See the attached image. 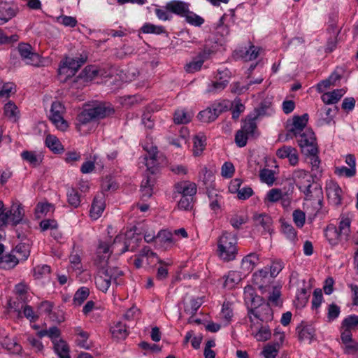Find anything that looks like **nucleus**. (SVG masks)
<instances>
[{"label": "nucleus", "instance_id": "obj_1", "mask_svg": "<svg viewBox=\"0 0 358 358\" xmlns=\"http://www.w3.org/2000/svg\"><path fill=\"white\" fill-rule=\"evenodd\" d=\"M244 301L250 322H252L251 315L265 322L273 320V313L270 304L265 302L262 297L257 296L252 286L248 285L244 288Z\"/></svg>", "mask_w": 358, "mask_h": 358}, {"label": "nucleus", "instance_id": "obj_2", "mask_svg": "<svg viewBox=\"0 0 358 358\" xmlns=\"http://www.w3.org/2000/svg\"><path fill=\"white\" fill-rule=\"evenodd\" d=\"M114 110L105 104H98L92 107L85 108L77 116L76 129L81 134H86L87 130L83 129L87 124L99 119L105 118L113 114Z\"/></svg>", "mask_w": 358, "mask_h": 358}, {"label": "nucleus", "instance_id": "obj_3", "mask_svg": "<svg viewBox=\"0 0 358 358\" xmlns=\"http://www.w3.org/2000/svg\"><path fill=\"white\" fill-rule=\"evenodd\" d=\"M236 234L224 231L218 240L217 254L224 262L232 261L238 252Z\"/></svg>", "mask_w": 358, "mask_h": 358}, {"label": "nucleus", "instance_id": "obj_4", "mask_svg": "<svg viewBox=\"0 0 358 358\" xmlns=\"http://www.w3.org/2000/svg\"><path fill=\"white\" fill-rule=\"evenodd\" d=\"M39 338L48 336L50 338L54 344L55 352L58 355L59 358H67V344L60 339L57 341V338L60 336V331L57 327H52L49 329H42L37 332Z\"/></svg>", "mask_w": 358, "mask_h": 358}, {"label": "nucleus", "instance_id": "obj_5", "mask_svg": "<svg viewBox=\"0 0 358 358\" xmlns=\"http://www.w3.org/2000/svg\"><path fill=\"white\" fill-rule=\"evenodd\" d=\"M121 236H116L112 245L105 241H100L96 252V256L94 259V264L99 268L100 266H107L108 259L111 253L114 251L115 245L120 242Z\"/></svg>", "mask_w": 358, "mask_h": 358}, {"label": "nucleus", "instance_id": "obj_6", "mask_svg": "<svg viewBox=\"0 0 358 358\" xmlns=\"http://www.w3.org/2000/svg\"><path fill=\"white\" fill-rule=\"evenodd\" d=\"M295 138L303 153L305 155L318 153L316 137L312 129H306Z\"/></svg>", "mask_w": 358, "mask_h": 358}, {"label": "nucleus", "instance_id": "obj_7", "mask_svg": "<svg viewBox=\"0 0 358 358\" xmlns=\"http://www.w3.org/2000/svg\"><path fill=\"white\" fill-rule=\"evenodd\" d=\"M17 55H20L22 59L29 65H37L40 62L39 55L33 52L31 45L28 43H19L17 48L11 52L10 59H17Z\"/></svg>", "mask_w": 358, "mask_h": 358}, {"label": "nucleus", "instance_id": "obj_8", "mask_svg": "<svg viewBox=\"0 0 358 358\" xmlns=\"http://www.w3.org/2000/svg\"><path fill=\"white\" fill-rule=\"evenodd\" d=\"M99 71L95 66H86L81 73L75 80L71 82L69 89L71 93L73 95L75 89H82L83 87L94 79L98 75Z\"/></svg>", "mask_w": 358, "mask_h": 358}, {"label": "nucleus", "instance_id": "obj_9", "mask_svg": "<svg viewBox=\"0 0 358 358\" xmlns=\"http://www.w3.org/2000/svg\"><path fill=\"white\" fill-rule=\"evenodd\" d=\"M164 264V261L160 259L157 255L152 252L149 247H144L134 259V264L137 268H141L145 264L147 265Z\"/></svg>", "mask_w": 358, "mask_h": 358}, {"label": "nucleus", "instance_id": "obj_10", "mask_svg": "<svg viewBox=\"0 0 358 358\" xmlns=\"http://www.w3.org/2000/svg\"><path fill=\"white\" fill-rule=\"evenodd\" d=\"M227 109L228 106L224 103H213L205 110L200 111L197 117L202 122L210 123L214 122L221 113Z\"/></svg>", "mask_w": 358, "mask_h": 358}, {"label": "nucleus", "instance_id": "obj_11", "mask_svg": "<svg viewBox=\"0 0 358 358\" xmlns=\"http://www.w3.org/2000/svg\"><path fill=\"white\" fill-rule=\"evenodd\" d=\"M308 121V115L305 113L301 116H294L292 122L287 124V139L297 137L305 129Z\"/></svg>", "mask_w": 358, "mask_h": 358}, {"label": "nucleus", "instance_id": "obj_12", "mask_svg": "<svg viewBox=\"0 0 358 358\" xmlns=\"http://www.w3.org/2000/svg\"><path fill=\"white\" fill-rule=\"evenodd\" d=\"M325 189L329 202L335 206L341 205L343 199V190L338 184L334 180L327 181Z\"/></svg>", "mask_w": 358, "mask_h": 358}, {"label": "nucleus", "instance_id": "obj_13", "mask_svg": "<svg viewBox=\"0 0 358 358\" xmlns=\"http://www.w3.org/2000/svg\"><path fill=\"white\" fill-rule=\"evenodd\" d=\"M143 149L147 152V154L143 158V163L147 167L152 175L155 173L157 170L158 162L157 159V148L153 145H143Z\"/></svg>", "mask_w": 358, "mask_h": 358}, {"label": "nucleus", "instance_id": "obj_14", "mask_svg": "<svg viewBox=\"0 0 358 358\" xmlns=\"http://www.w3.org/2000/svg\"><path fill=\"white\" fill-rule=\"evenodd\" d=\"M276 156L280 159H287L291 166H296L299 161L298 150L289 145H283L276 151Z\"/></svg>", "mask_w": 358, "mask_h": 358}, {"label": "nucleus", "instance_id": "obj_15", "mask_svg": "<svg viewBox=\"0 0 358 358\" xmlns=\"http://www.w3.org/2000/svg\"><path fill=\"white\" fill-rule=\"evenodd\" d=\"M292 178L299 189L305 190L310 185L314 177L304 170L298 169L293 172Z\"/></svg>", "mask_w": 358, "mask_h": 358}, {"label": "nucleus", "instance_id": "obj_16", "mask_svg": "<svg viewBox=\"0 0 358 358\" xmlns=\"http://www.w3.org/2000/svg\"><path fill=\"white\" fill-rule=\"evenodd\" d=\"M106 207L105 196L103 193L96 194L92 201L90 215L92 219L96 220L101 217Z\"/></svg>", "mask_w": 358, "mask_h": 358}, {"label": "nucleus", "instance_id": "obj_17", "mask_svg": "<svg viewBox=\"0 0 358 358\" xmlns=\"http://www.w3.org/2000/svg\"><path fill=\"white\" fill-rule=\"evenodd\" d=\"M50 113V118L57 127H59V124L67 125L63 117V114L65 113V107L61 102L54 101L52 103Z\"/></svg>", "mask_w": 358, "mask_h": 358}, {"label": "nucleus", "instance_id": "obj_18", "mask_svg": "<svg viewBox=\"0 0 358 358\" xmlns=\"http://www.w3.org/2000/svg\"><path fill=\"white\" fill-rule=\"evenodd\" d=\"M175 193L182 195V196L193 197L196 193V185L194 182L185 180L180 181L174 185Z\"/></svg>", "mask_w": 358, "mask_h": 358}, {"label": "nucleus", "instance_id": "obj_19", "mask_svg": "<svg viewBox=\"0 0 358 358\" xmlns=\"http://www.w3.org/2000/svg\"><path fill=\"white\" fill-rule=\"evenodd\" d=\"M271 277L268 275V268H264L253 274V283L257 286L259 289H266L267 285L271 283Z\"/></svg>", "mask_w": 358, "mask_h": 358}, {"label": "nucleus", "instance_id": "obj_20", "mask_svg": "<svg viewBox=\"0 0 358 358\" xmlns=\"http://www.w3.org/2000/svg\"><path fill=\"white\" fill-rule=\"evenodd\" d=\"M11 211L10 222L13 227H16L19 224H26L28 227V221L24 220V211L22 204L15 206H13L12 208L8 210Z\"/></svg>", "mask_w": 358, "mask_h": 358}, {"label": "nucleus", "instance_id": "obj_21", "mask_svg": "<svg viewBox=\"0 0 358 358\" xmlns=\"http://www.w3.org/2000/svg\"><path fill=\"white\" fill-rule=\"evenodd\" d=\"M189 4L188 3L173 0L166 3V9L167 11L184 17L189 9Z\"/></svg>", "mask_w": 358, "mask_h": 358}, {"label": "nucleus", "instance_id": "obj_22", "mask_svg": "<svg viewBox=\"0 0 358 358\" xmlns=\"http://www.w3.org/2000/svg\"><path fill=\"white\" fill-rule=\"evenodd\" d=\"M351 218L348 214H342L337 230L340 233L341 239L347 241L350 233Z\"/></svg>", "mask_w": 358, "mask_h": 358}, {"label": "nucleus", "instance_id": "obj_23", "mask_svg": "<svg viewBox=\"0 0 358 358\" xmlns=\"http://www.w3.org/2000/svg\"><path fill=\"white\" fill-rule=\"evenodd\" d=\"M72 334L76 337V343L78 346L90 349V346L87 343L90 334L87 331H85L81 327H76L73 328Z\"/></svg>", "mask_w": 358, "mask_h": 358}, {"label": "nucleus", "instance_id": "obj_24", "mask_svg": "<svg viewBox=\"0 0 358 358\" xmlns=\"http://www.w3.org/2000/svg\"><path fill=\"white\" fill-rule=\"evenodd\" d=\"M273 113V109L272 108L271 101L269 99H264L260 102L259 105L255 108L254 114L252 115L256 119H258L264 116L271 115Z\"/></svg>", "mask_w": 358, "mask_h": 358}, {"label": "nucleus", "instance_id": "obj_25", "mask_svg": "<svg viewBox=\"0 0 358 358\" xmlns=\"http://www.w3.org/2000/svg\"><path fill=\"white\" fill-rule=\"evenodd\" d=\"M229 76L227 71L220 72L218 71L216 80L212 82L211 88L209 89L210 92H216L224 90L229 83Z\"/></svg>", "mask_w": 358, "mask_h": 358}, {"label": "nucleus", "instance_id": "obj_26", "mask_svg": "<svg viewBox=\"0 0 358 358\" xmlns=\"http://www.w3.org/2000/svg\"><path fill=\"white\" fill-rule=\"evenodd\" d=\"M101 273L104 274L106 277L110 278V281H113L116 284H120L118 278L123 275V272L117 267L110 265L109 263L107 266H100Z\"/></svg>", "mask_w": 358, "mask_h": 358}, {"label": "nucleus", "instance_id": "obj_27", "mask_svg": "<svg viewBox=\"0 0 358 358\" xmlns=\"http://www.w3.org/2000/svg\"><path fill=\"white\" fill-rule=\"evenodd\" d=\"M345 93L346 90L344 88L336 89L331 92L324 93L321 99L325 104H334L337 103Z\"/></svg>", "mask_w": 358, "mask_h": 358}, {"label": "nucleus", "instance_id": "obj_28", "mask_svg": "<svg viewBox=\"0 0 358 358\" xmlns=\"http://www.w3.org/2000/svg\"><path fill=\"white\" fill-rule=\"evenodd\" d=\"M305 196L306 199L311 200L314 197H316L318 199V203L321 205L322 198V189L319 185L314 183V182H311L310 185L306 189H300Z\"/></svg>", "mask_w": 358, "mask_h": 358}, {"label": "nucleus", "instance_id": "obj_29", "mask_svg": "<svg viewBox=\"0 0 358 358\" xmlns=\"http://www.w3.org/2000/svg\"><path fill=\"white\" fill-rule=\"evenodd\" d=\"M298 338L299 341H311L315 336L314 328L309 324H303L301 323L297 327Z\"/></svg>", "mask_w": 358, "mask_h": 358}, {"label": "nucleus", "instance_id": "obj_30", "mask_svg": "<svg viewBox=\"0 0 358 358\" xmlns=\"http://www.w3.org/2000/svg\"><path fill=\"white\" fill-rule=\"evenodd\" d=\"M87 59V55L86 52H83L78 56L73 57L69 61V76L71 73L73 75L83 65Z\"/></svg>", "mask_w": 358, "mask_h": 358}, {"label": "nucleus", "instance_id": "obj_31", "mask_svg": "<svg viewBox=\"0 0 358 358\" xmlns=\"http://www.w3.org/2000/svg\"><path fill=\"white\" fill-rule=\"evenodd\" d=\"M258 260L259 257L257 254L250 253L242 259L241 268L245 273H249L254 269Z\"/></svg>", "mask_w": 358, "mask_h": 358}, {"label": "nucleus", "instance_id": "obj_32", "mask_svg": "<svg viewBox=\"0 0 358 358\" xmlns=\"http://www.w3.org/2000/svg\"><path fill=\"white\" fill-rule=\"evenodd\" d=\"M16 13L7 2L0 3V24L7 22L15 15Z\"/></svg>", "mask_w": 358, "mask_h": 358}, {"label": "nucleus", "instance_id": "obj_33", "mask_svg": "<svg viewBox=\"0 0 358 358\" xmlns=\"http://www.w3.org/2000/svg\"><path fill=\"white\" fill-rule=\"evenodd\" d=\"M3 113L13 122H17L20 118V111L17 106L12 101L5 104Z\"/></svg>", "mask_w": 358, "mask_h": 358}, {"label": "nucleus", "instance_id": "obj_34", "mask_svg": "<svg viewBox=\"0 0 358 358\" xmlns=\"http://www.w3.org/2000/svg\"><path fill=\"white\" fill-rule=\"evenodd\" d=\"M254 220L257 227H262L264 232H270L272 226V219L268 215L265 213L257 215L254 217Z\"/></svg>", "mask_w": 358, "mask_h": 358}, {"label": "nucleus", "instance_id": "obj_35", "mask_svg": "<svg viewBox=\"0 0 358 358\" xmlns=\"http://www.w3.org/2000/svg\"><path fill=\"white\" fill-rule=\"evenodd\" d=\"M174 242L172 233L167 230H161L156 236V243L162 246L169 247L172 245Z\"/></svg>", "mask_w": 358, "mask_h": 358}, {"label": "nucleus", "instance_id": "obj_36", "mask_svg": "<svg viewBox=\"0 0 358 358\" xmlns=\"http://www.w3.org/2000/svg\"><path fill=\"white\" fill-rule=\"evenodd\" d=\"M45 145L54 153L58 154L64 150V147L61 142L54 135L48 134L45 141Z\"/></svg>", "mask_w": 358, "mask_h": 358}, {"label": "nucleus", "instance_id": "obj_37", "mask_svg": "<svg viewBox=\"0 0 358 358\" xmlns=\"http://www.w3.org/2000/svg\"><path fill=\"white\" fill-rule=\"evenodd\" d=\"M194 155H200L206 145V136L203 133H199L194 137Z\"/></svg>", "mask_w": 358, "mask_h": 358}, {"label": "nucleus", "instance_id": "obj_38", "mask_svg": "<svg viewBox=\"0 0 358 358\" xmlns=\"http://www.w3.org/2000/svg\"><path fill=\"white\" fill-rule=\"evenodd\" d=\"M98 274L95 277V284L96 287L103 292H106L110 286L111 281L110 278L106 277L104 274L101 273V268H97Z\"/></svg>", "mask_w": 358, "mask_h": 358}, {"label": "nucleus", "instance_id": "obj_39", "mask_svg": "<svg viewBox=\"0 0 358 358\" xmlns=\"http://www.w3.org/2000/svg\"><path fill=\"white\" fill-rule=\"evenodd\" d=\"M81 255L82 250L79 247L73 246L71 255L69 257V260L72 264L74 270H78L79 272L82 271L83 266L81 264Z\"/></svg>", "mask_w": 358, "mask_h": 358}, {"label": "nucleus", "instance_id": "obj_40", "mask_svg": "<svg viewBox=\"0 0 358 358\" xmlns=\"http://www.w3.org/2000/svg\"><path fill=\"white\" fill-rule=\"evenodd\" d=\"M224 286L228 289L234 288L242 279L241 274L235 271H231L224 276Z\"/></svg>", "mask_w": 358, "mask_h": 358}, {"label": "nucleus", "instance_id": "obj_41", "mask_svg": "<svg viewBox=\"0 0 358 358\" xmlns=\"http://www.w3.org/2000/svg\"><path fill=\"white\" fill-rule=\"evenodd\" d=\"M306 155L310 157L312 172L311 175L314 178L320 176L322 173V168L320 166L321 161L317 155V153L308 154Z\"/></svg>", "mask_w": 358, "mask_h": 358}, {"label": "nucleus", "instance_id": "obj_42", "mask_svg": "<svg viewBox=\"0 0 358 358\" xmlns=\"http://www.w3.org/2000/svg\"><path fill=\"white\" fill-rule=\"evenodd\" d=\"M113 337L117 339H124L128 336L126 325L121 322H117L110 329Z\"/></svg>", "mask_w": 358, "mask_h": 358}, {"label": "nucleus", "instance_id": "obj_43", "mask_svg": "<svg viewBox=\"0 0 358 358\" xmlns=\"http://www.w3.org/2000/svg\"><path fill=\"white\" fill-rule=\"evenodd\" d=\"M141 31L143 34H166V29L163 26L155 25L149 22L145 23L141 28Z\"/></svg>", "mask_w": 358, "mask_h": 358}, {"label": "nucleus", "instance_id": "obj_44", "mask_svg": "<svg viewBox=\"0 0 358 358\" xmlns=\"http://www.w3.org/2000/svg\"><path fill=\"white\" fill-rule=\"evenodd\" d=\"M90 289L86 287L79 288L74 294L73 304L76 306H80L89 296Z\"/></svg>", "mask_w": 358, "mask_h": 358}, {"label": "nucleus", "instance_id": "obj_45", "mask_svg": "<svg viewBox=\"0 0 358 358\" xmlns=\"http://www.w3.org/2000/svg\"><path fill=\"white\" fill-rule=\"evenodd\" d=\"M340 79V76L331 74L328 78L322 80L317 85V90L322 93L331 86L335 85V83Z\"/></svg>", "mask_w": 358, "mask_h": 358}, {"label": "nucleus", "instance_id": "obj_46", "mask_svg": "<svg viewBox=\"0 0 358 358\" xmlns=\"http://www.w3.org/2000/svg\"><path fill=\"white\" fill-rule=\"evenodd\" d=\"M281 287H273L272 291L269 292L268 298V302L269 304L271 303L273 306H279L282 305L281 296Z\"/></svg>", "mask_w": 358, "mask_h": 358}, {"label": "nucleus", "instance_id": "obj_47", "mask_svg": "<svg viewBox=\"0 0 358 358\" xmlns=\"http://www.w3.org/2000/svg\"><path fill=\"white\" fill-rule=\"evenodd\" d=\"M57 79L60 83L67 81V56L64 55L57 69Z\"/></svg>", "mask_w": 358, "mask_h": 358}, {"label": "nucleus", "instance_id": "obj_48", "mask_svg": "<svg viewBox=\"0 0 358 358\" xmlns=\"http://www.w3.org/2000/svg\"><path fill=\"white\" fill-rule=\"evenodd\" d=\"M256 120L252 115H248L242 126L241 130L249 136L252 135L257 128Z\"/></svg>", "mask_w": 358, "mask_h": 358}, {"label": "nucleus", "instance_id": "obj_49", "mask_svg": "<svg viewBox=\"0 0 358 358\" xmlns=\"http://www.w3.org/2000/svg\"><path fill=\"white\" fill-rule=\"evenodd\" d=\"M192 115L184 110H177L174 113V122L176 124H186L190 122Z\"/></svg>", "mask_w": 358, "mask_h": 358}, {"label": "nucleus", "instance_id": "obj_50", "mask_svg": "<svg viewBox=\"0 0 358 358\" xmlns=\"http://www.w3.org/2000/svg\"><path fill=\"white\" fill-rule=\"evenodd\" d=\"M184 17H185L187 22L196 27H200L204 22V19L203 17L196 15L194 12L190 11L189 9H188Z\"/></svg>", "mask_w": 358, "mask_h": 358}, {"label": "nucleus", "instance_id": "obj_51", "mask_svg": "<svg viewBox=\"0 0 358 358\" xmlns=\"http://www.w3.org/2000/svg\"><path fill=\"white\" fill-rule=\"evenodd\" d=\"M325 236L331 245H336L338 241L341 240L340 233L335 227H328L325 233Z\"/></svg>", "mask_w": 358, "mask_h": 358}, {"label": "nucleus", "instance_id": "obj_52", "mask_svg": "<svg viewBox=\"0 0 358 358\" xmlns=\"http://www.w3.org/2000/svg\"><path fill=\"white\" fill-rule=\"evenodd\" d=\"M334 173L339 177L352 178L356 175V168L346 166L336 167Z\"/></svg>", "mask_w": 358, "mask_h": 358}, {"label": "nucleus", "instance_id": "obj_53", "mask_svg": "<svg viewBox=\"0 0 358 358\" xmlns=\"http://www.w3.org/2000/svg\"><path fill=\"white\" fill-rule=\"evenodd\" d=\"M51 208L52 205L48 203H38L34 209L36 218L41 219L43 216L46 215Z\"/></svg>", "mask_w": 358, "mask_h": 358}, {"label": "nucleus", "instance_id": "obj_54", "mask_svg": "<svg viewBox=\"0 0 358 358\" xmlns=\"http://www.w3.org/2000/svg\"><path fill=\"white\" fill-rule=\"evenodd\" d=\"M202 304V299L201 298H196L192 299L185 308V311L189 314L194 315L196 314L199 308Z\"/></svg>", "mask_w": 358, "mask_h": 358}, {"label": "nucleus", "instance_id": "obj_55", "mask_svg": "<svg viewBox=\"0 0 358 358\" xmlns=\"http://www.w3.org/2000/svg\"><path fill=\"white\" fill-rule=\"evenodd\" d=\"M259 177L263 182L268 185H272L275 182L274 172L272 170L264 169L259 173Z\"/></svg>", "mask_w": 358, "mask_h": 358}, {"label": "nucleus", "instance_id": "obj_56", "mask_svg": "<svg viewBox=\"0 0 358 358\" xmlns=\"http://www.w3.org/2000/svg\"><path fill=\"white\" fill-rule=\"evenodd\" d=\"M34 276L41 279L48 275L51 272V268L47 264L38 265L34 268Z\"/></svg>", "mask_w": 358, "mask_h": 358}, {"label": "nucleus", "instance_id": "obj_57", "mask_svg": "<svg viewBox=\"0 0 358 358\" xmlns=\"http://www.w3.org/2000/svg\"><path fill=\"white\" fill-rule=\"evenodd\" d=\"M203 64L202 60H199V59L196 57L192 61L185 66V70L187 73H193L199 71Z\"/></svg>", "mask_w": 358, "mask_h": 358}, {"label": "nucleus", "instance_id": "obj_58", "mask_svg": "<svg viewBox=\"0 0 358 358\" xmlns=\"http://www.w3.org/2000/svg\"><path fill=\"white\" fill-rule=\"evenodd\" d=\"M229 222L234 229H238L242 224L246 223L247 217L243 215L234 214L229 218Z\"/></svg>", "mask_w": 358, "mask_h": 358}, {"label": "nucleus", "instance_id": "obj_59", "mask_svg": "<svg viewBox=\"0 0 358 358\" xmlns=\"http://www.w3.org/2000/svg\"><path fill=\"white\" fill-rule=\"evenodd\" d=\"M358 325V316L350 315L345 318L342 322V327L347 329H354Z\"/></svg>", "mask_w": 358, "mask_h": 358}, {"label": "nucleus", "instance_id": "obj_60", "mask_svg": "<svg viewBox=\"0 0 358 358\" xmlns=\"http://www.w3.org/2000/svg\"><path fill=\"white\" fill-rule=\"evenodd\" d=\"M3 346L12 353L18 354L22 350V346L13 340H4Z\"/></svg>", "mask_w": 358, "mask_h": 358}, {"label": "nucleus", "instance_id": "obj_61", "mask_svg": "<svg viewBox=\"0 0 358 358\" xmlns=\"http://www.w3.org/2000/svg\"><path fill=\"white\" fill-rule=\"evenodd\" d=\"M284 267V264L281 260H275L272 262L270 266V277L273 278L276 277Z\"/></svg>", "mask_w": 358, "mask_h": 358}, {"label": "nucleus", "instance_id": "obj_62", "mask_svg": "<svg viewBox=\"0 0 358 358\" xmlns=\"http://www.w3.org/2000/svg\"><path fill=\"white\" fill-rule=\"evenodd\" d=\"M293 220L299 228L303 227L306 220V215L301 210H295L293 212Z\"/></svg>", "mask_w": 358, "mask_h": 358}, {"label": "nucleus", "instance_id": "obj_63", "mask_svg": "<svg viewBox=\"0 0 358 358\" xmlns=\"http://www.w3.org/2000/svg\"><path fill=\"white\" fill-rule=\"evenodd\" d=\"M282 190L277 188H273L269 190L266 194V199L269 202L275 203L282 199Z\"/></svg>", "mask_w": 358, "mask_h": 358}, {"label": "nucleus", "instance_id": "obj_64", "mask_svg": "<svg viewBox=\"0 0 358 358\" xmlns=\"http://www.w3.org/2000/svg\"><path fill=\"white\" fill-rule=\"evenodd\" d=\"M280 348L275 345H266L262 352V354L265 358H275L278 355Z\"/></svg>", "mask_w": 358, "mask_h": 358}]
</instances>
